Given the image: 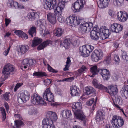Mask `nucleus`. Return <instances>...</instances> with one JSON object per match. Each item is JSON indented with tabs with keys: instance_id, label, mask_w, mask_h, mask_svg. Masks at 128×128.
Returning <instances> with one entry per match:
<instances>
[{
	"instance_id": "nucleus-19",
	"label": "nucleus",
	"mask_w": 128,
	"mask_h": 128,
	"mask_svg": "<svg viewBox=\"0 0 128 128\" xmlns=\"http://www.w3.org/2000/svg\"><path fill=\"white\" fill-rule=\"evenodd\" d=\"M118 89L116 85H112L108 86V88L106 90V92L108 93L111 96H114L118 93Z\"/></svg>"
},
{
	"instance_id": "nucleus-29",
	"label": "nucleus",
	"mask_w": 128,
	"mask_h": 128,
	"mask_svg": "<svg viewBox=\"0 0 128 128\" xmlns=\"http://www.w3.org/2000/svg\"><path fill=\"white\" fill-rule=\"evenodd\" d=\"M52 44V42L50 40H47L40 44L37 47V49L40 50L46 47L47 45H50Z\"/></svg>"
},
{
	"instance_id": "nucleus-15",
	"label": "nucleus",
	"mask_w": 128,
	"mask_h": 128,
	"mask_svg": "<svg viewBox=\"0 0 128 128\" xmlns=\"http://www.w3.org/2000/svg\"><path fill=\"white\" fill-rule=\"evenodd\" d=\"M117 18L119 20L122 22H124L128 19V14L126 12L120 11L117 14Z\"/></svg>"
},
{
	"instance_id": "nucleus-18",
	"label": "nucleus",
	"mask_w": 128,
	"mask_h": 128,
	"mask_svg": "<svg viewBox=\"0 0 128 128\" xmlns=\"http://www.w3.org/2000/svg\"><path fill=\"white\" fill-rule=\"evenodd\" d=\"M46 118L44 119L47 118L49 120V121H56L58 119V117L56 113L51 111L48 112L46 114Z\"/></svg>"
},
{
	"instance_id": "nucleus-41",
	"label": "nucleus",
	"mask_w": 128,
	"mask_h": 128,
	"mask_svg": "<svg viewBox=\"0 0 128 128\" xmlns=\"http://www.w3.org/2000/svg\"><path fill=\"white\" fill-rule=\"evenodd\" d=\"M100 5L105 7L107 6L109 4L110 0H98Z\"/></svg>"
},
{
	"instance_id": "nucleus-12",
	"label": "nucleus",
	"mask_w": 128,
	"mask_h": 128,
	"mask_svg": "<svg viewBox=\"0 0 128 128\" xmlns=\"http://www.w3.org/2000/svg\"><path fill=\"white\" fill-rule=\"evenodd\" d=\"M84 0H78L74 4L73 8L75 12H79L84 6L85 4Z\"/></svg>"
},
{
	"instance_id": "nucleus-52",
	"label": "nucleus",
	"mask_w": 128,
	"mask_h": 128,
	"mask_svg": "<svg viewBox=\"0 0 128 128\" xmlns=\"http://www.w3.org/2000/svg\"><path fill=\"white\" fill-rule=\"evenodd\" d=\"M120 121H118V126L119 127H121L124 124V122L123 118L120 116V118H119Z\"/></svg>"
},
{
	"instance_id": "nucleus-23",
	"label": "nucleus",
	"mask_w": 128,
	"mask_h": 128,
	"mask_svg": "<svg viewBox=\"0 0 128 128\" xmlns=\"http://www.w3.org/2000/svg\"><path fill=\"white\" fill-rule=\"evenodd\" d=\"M62 115L63 118L68 120H71L72 118L71 112L69 110H62Z\"/></svg>"
},
{
	"instance_id": "nucleus-9",
	"label": "nucleus",
	"mask_w": 128,
	"mask_h": 128,
	"mask_svg": "<svg viewBox=\"0 0 128 128\" xmlns=\"http://www.w3.org/2000/svg\"><path fill=\"white\" fill-rule=\"evenodd\" d=\"M43 98L49 102H54V95L50 91L49 88H47L42 94Z\"/></svg>"
},
{
	"instance_id": "nucleus-55",
	"label": "nucleus",
	"mask_w": 128,
	"mask_h": 128,
	"mask_svg": "<svg viewBox=\"0 0 128 128\" xmlns=\"http://www.w3.org/2000/svg\"><path fill=\"white\" fill-rule=\"evenodd\" d=\"M57 16L58 21L60 22H64V18L61 16V15H58Z\"/></svg>"
},
{
	"instance_id": "nucleus-13",
	"label": "nucleus",
	"mask_w": 128,
	"mask_h": 128,
	"mask_svg": "<svg viewBox=\"0 0 128 128\" xmlns=\"http://www.w3.org/2000/svg\"><path fill=\"white\" fill-rule=\"evenodd\" d=\"M37 26L39 27V29L40 32V33L43 34L44 36L49 34V32L48 30L45 29V27L44 25L43 21L42 20H40L38 21Z\"/></svg>"
},
{
	"instance_id": "nucleus-39",
	"label": "nucleus",
	"mask_w": 128,
	"mask_h": 128,
	"mask_svg": "<svg viewBox=\"0 0 128 128\" xmlns=\"http://www.w3.org/2000/svg\"><path fill=\"white\" fill-rule=\"evenodd\" d=\"M24 124L23 122L20 120H17L14 121L15 126H13V128H17L20 127Z\"/></svg>"
},
{
	"instance_id": "nucleus-56",
	"label": "nucleus",
	"mask_w": 128,
	"mask_h": 128,
	"mask_svg": "<svg viewBox=\"0 0 128 128\" xmlns=\"http://www.w3.org/2000/svg\"><path fill=\"white\" fill-rule=\"evenodd\" d=\"M44 84L46 86H48L51 82V80L50 79H47L44 81Z\"/></svg>"
},
{
	"instance_id": "nucleus-54",
	"label": "nucleus",
	"mask_w": 128,
	"mask_h": 128,
	"mask_svg": "<svg viewBox=\"0 0 128 128\" xmlns=\"http://www.w3.org/2000/svg\"><path fill=\"white\" fill-rule=\"evenodd\" d=\"M23 32L21 30H16L14 31V33L17 36L20 37Z\"/></svg>"
},
{
	"instance_id": "nucleus-57",
	"label": "nucleus",
	"mask_w": 128,
	"mask_h": 128,
	"mask_svg": "<svg viewBox=\"0 0 128 128\" xmlns=\"http://www.w3.org/2000/svg\"><path fill=\"white\" fill-rule=\"evenodd\" d=\"M92 84L96 88H97L98 87L99 84L98 82L96 80H93Z\"/></svg>"
},
{
	"instance_id": "nucleus-11",
	"label": "nucleus",
	"mask_w": 128,
	"mask_h": 128,
	"mask_svg": "<svg viewBox=\"0 0 128 128\" xmlns=\"http://www.w3.org/2000/svg\"><path fill=\"white\" fill-rule=\"evenodd\" d=\"M7 5L10 8L16 9H22L24 8V6L22 4H18L16 1L12 0L8 1Z\"/></svg>"
},
{
	"instance_id": "nucleus-46",
	"label": "nucleus",
	"mask_w": 128,
	"mask_h": 128,
	"mask_svg": "<svg viewBox=\"0 0 128 128\" xmlns=\"http://www.w3.org/2000/svg\"><path fill=\"white\" fill-rule=\"evenodd\" d=\"M37 111L34 108L32 107L30 108L29 110L28 114L32 115H34L36 114Z\"/></svg>"
},
{
	"instance_id": "nucleus-49",
	"label": "nucleus",
	"mask_w": 128,
	"mask_h": 128,
	"mask_svg": "<svg viewBox=\"0 0 128 128\" xmlns=\"http://www.w3.org/2000/svg\"><path fill=\"white\" fill-rule=\"evenodd\" d=\"M114 60L115 62L116 63H118L120 62L119 56L118 53H116L114 56Z\"/></svg>"
},
{
	"instance_id": "nucleus-5",
	"label": "nucleus",
	"mask_w": 128,
	"mask_h": 128,
	"mask_svg": "<svg viewBox=\"0 0 128 128\" xmlns=\"http://www.w3.org/2000/svg\"><path fill=\"white\" fill-rule=\"evenodd\" d=\"M30 96L27 90H24L20 93L19 98H18V101L20 104L25 102L28 100Z\"/></svg>"
},
{
	"instance_id": "nucleus-27",
	"label": "nucleus",
	"mask_w": 128,
	"mask_h": 128,
	"mask_svg": "<svg viewBox=\"0 0 128 128\" xmlns=\"http://www.w3.org/2000/svg\"><path fill=\"white\" fill-rule=\"evenodd\" d=\"M98 69L96 65L92 66L90 68V74L89 76L91 77L94 76L95 75H97L99 73V69Z\"/></svg>"
},
{
	"instance_id": "nucleus-20",
	"label": "nucleus",
	"mask_w": 128,
	"mask_h": 128,
	"mask_svg": "<svg viewBox=\"0 0 128 128\" xmlns=\"http://www.w3.org/2000/svg\"><path fill=\"white\" fill-rule=\"evenodd\" d=\"M90 36L92 40H96L100 37V34L98 32L96 28H94L93 30L90 32Z\"/></svg>"
},
{
	"instance_id": "nucleus-10",
	"label": "nucleus",
	"mask_w": 128,
	"mask_h": 128,
	"mask_svg": "<svg viewBox=\"0 0 128 128\" xmlns=\"http://www.w3.org/2000/svg\"><path fill=\"white\" fill-rule=\"evenodd\" d=\"M57 0H44V7L48 10L54 9Z\"/></svg>"
},
{
	"instance_id": "nucleus-62",
	"label": "nucleus",
	"mask_w": 128,
	"mask_h": 128,
	"mask_svg": "<svg viewBox=\"0 0 128 128\" xmlns=\"http://www.w3.org/2000/svg\"><path fill=\"white\" fill-rule=\"evenodd\" d=\"M128 36V29H127L124 32L123 38H126Z\"/></svg>"
},
{
	"instance_id": "nucleus-61",
	"label": "nucleus",
	"mask_w": 128,
	"mask_h": 128,
	"mask_svg": "<svg viewBox=\"0 0 128 128\" xmlns=\"http://www.w3.org/2000/svg\"><path fill=\"white\" fill-rule=\"evenodd\" d=\"M20 37L23 39H26L28 38V36L26 34L23 32Z\"/></svg>"
},
{
	"instance_id": "nucleus-44",
	"label": "nucleus",
	"mask_w": 128,
	"mask_h": 128,
	"mask_svg": "<svg viewBox=\"0 0 128 128\" xmlns=\"http://www.w3.org/2000/svg\"><path fill=\"white\" fill-rule=\"evenodd\" d=\"M117 23H114L111 24L110 28V31L112 32H114L117 26Z\"/></svg>"
},
{
	"instance_id": "nucleus-28",
	"label": "nucleus",
	"mask_w": 128,
	"mask_h": 128,
	"mask_svg": "<svg viewBox=\"0 0 128 128\" xmlns=\"http://www.w3.org/2000/svg\"><path fill=\"white\" fill-rule=\"evenodd\" d=\"M105 114L104 110H98L96 113V118L97 120L102 121L104 119Z\"/></svg>"
},
{
	"instance_id": "nucleus-47",
	"label": "nucleus",
	"mask_w": 128,
	"mask_h": 128,
	"mask_svg": "<svg viewBox=\"0 0 128 128\" xmlns=\"http://www.w3.org/2000/svg\"><path fill=\"white\" fill-rule=\"evenodd\" d=\"M123 29V27L122 25L118 24L117 27L115 30V32H114L118 33L121 32Z\"/></svg>"
},
{
	"instance_id": "nucleus-1",
	"label": "nucleus",
	"mask_w": 128,
	"mask_h": 128,
	"mask_svg": "<svg viewBox=\"0 0 128 128\" xmlns=\"http://www.w3.org/2000/svg\"><path fill=\"white\" fill-rule=\"evenodd\" d=\"M66 22L67 24L72 26L80 25L78 28L79 31L82 34H84L86 32L89 31L93 26V23L91 22H86L79 17L78 19L75 15L70 16L66 18Z\"/></svg>"
},
{
	"instance_id": "nucleus-34",
	"label": "nucleus",
	"mask_w": 128,
	"mask_h": 128,
	"mask_svg": "<svg viewBox=\"0 0 128 128\" xmlns=\"http://www.w3.org/2000/svg\"><path fill=\"white\" fill-rule=\"evenodd\" d=\"M86 70V66L83 65L80 69L75 72V74L78 76H80Z\"/></svg>"
},
{
	"instance_id": "nucleus-21",
	"label": "nucleus",
	"mask_w": 128,
	"mask_h": 128,
	"mask_svg": "<svg viewBox=\"0 0 128 128\" xmlns=\"http://www.w3.org/2000/svg\"><path fill=\"white\" fill-rule=\"evenodd\" d=\"M36 61L35 60L32 59H25L23 60L22 64L24 65V68L26 69L27 68V66L34 65Z\"/></svg>"
},
{
	"instance_id": "nucleus-38",
	"label": "nucleus",
	"mask_w": 128,
	"mask_h": 128,
	"mask_svg": "<svg viewBox=\"0 0 128 128\" xmlns=\"http://www.w3.org/2000/svg\"><path fill=\"white\" fill-rule=\"evenodd\" d=\"M36 28L34 26H32L31 27L28 31V33L30 35L31 37H33V36H35L36 35Z\"/></svg>"
},
{
	"instance_id": "nucleus-14",
	"label": "nucleus",
	"mask_w": 128,
	"mask_h": 128,
	"mask_svg": "<svg viewBox=\"0 0 128 128\" xmlns=\"http://www.w3.org/2000/svg\"><path fill=\"white\" fill-rule=\"evenodd\" d=\"M100 38L102 40L108 38L110 34L109 30L105 26L103 27L100 30Z\"/></svg>"
},
{
	"instance_id": "nucleus-32",
	"label": "nucleus",
	"mask_w": 128,
	"mask_h": 128,
	"mask_svg": "<svg viewBox=\"0 0 128 128\" xmlns=\"http://www.w3.org/2000/svg\"><path fill=\"white\" fill-rule=\"evenodd\" d=\"M29 49V47L28 45H22L20 46V48L18 50V51L20 53L22 54L26 53Z\"/></svg>"
},
{
	"instance_id": "nucleus-17",
	"label": "nucleus",
	"mask_w": 128,
	"mask_h": 128,
	"mask_svg": "<svg viewBox=\"0 0 128 128\" xmlns=\"http://www.w3.org/2000/svg\"><path fill=\"white\" fill-rule=\"evenodd\" d=\"M99 73L102 76L104 80H107L110 77V73L109 70L106 69H100Z\"/></svg>"
},
{
	"instance_id": "nucleus-6",
	"label": "nucleus",
	"mask_w": 128,
	"mask_h": 128,
	"mask_svg": "<svg viewBox=\"0 0 128 128\" xmlns=\"http://www.w3.org/2000/svg\"><path fill=\"white\" fill-rule=\"evenodd\" d=\"M103 56L102 51L100 49H96L92 53L91 58L95 62H97L101 60Z\"/></svg>"
},
{
	"instance_id": "nucleus-31",
	"label": "nucleus",
	"mask_w": 128,
	"mask_h": 128,
	"mask_svg": "<svg viewBox=\"0 0 128 128\" xmlns=\"http://www.w3.org/2000/svg\"><path fill=\"white\" fill-rule=\"evenodd\" d=\"M120 116L116 115L114 116L112 120V126L115 128H118V121H120L119 118Z\"/></svg>"
},
{
	"instance_id": "nucleus-43",
	"label": "nucleus",
	"mask_w": 128,
	"mask_h": 128,
	"mask_svg": "<svg viewBox=\"0 0 128 128\" xmlns=\"http://www.w3.org/2000/svg\"><path fill=\"white\" fill-rule=\"evenodd\" d=\"M115 6H121L124 0H112Z\"/></svg>"
},
{
	"instance_id": "nucleus-16",
	"label": "nucleus",
	"mask_w": 128,
	"mask_h": 128,
	"mask_svg": "<svg viewBox=\"0 0 128 128\" xmlns=\"http://www.w3.org/2000/svg\"><path fill=\"white\" fill-rule=\"evenodd\" d=\"M58 44H60V46L63 48L64 47L65 49L68 48L70 45L72 44V40L70 38L65 39L62 42L60 40L56 41Z\"/></svg>"
},
{
	"instance_id": "nucleus-60",
	"label": "nucleus",
	"mask_w": 128,
	"mask_h": 128,
	"mask_svg": "<svg viewBox=\"0 0 128 128\" xmlns=\"http://www.w3.org/2000/svg\"><path fill=\"white\" fill-rule=\"evenodd\" d=\"M10 48V46L7 49H6L5 51L3 52V54L5 56H7L9 52Z\"/></svg>"
},
{
	"instance_id": "nucleus-4",
	"label": "nucleus",
	"mask_w": 128,
	"mask_h": 128,
	"mask_svg": "<svg viewBox=\"0 0 128 128\" xmlns=\"http://www.w3.org/2000/svg\"><path fill=\"white\" fill-rule=\"evenodd\" d=\"M31 102L34 105H41L46 104L45 101L39 95L36 94H33L32 96L31 99Z\"/></svg>"
},
{
	"instance_id": "nucleus-37",
	"label": "nucleus",
	"mask_w": 128,
	"mask_h": 128,
	"mask_svg": "<svg viewBox=\"0 0 128 128\" xmlns=\"http://www.w3.org/2000/svg\"><path fill=\"white\" fill-rule=\"evenodd\" d=\"M42 41V40L41 39L38 38H34L32 41V47H34L38 45Z\"/></svg>"
},
{
	"instance_id": "nucleus-26",
	"label": "nucleus",
	"mask_w": 128,
	"mask_h": 128,
	"mask_svg": "<svg viewBox=\"0 0 128 128\" xmlns=\"http://www.w3.org/2000/svg\"><path fill=\"white\" fill-rule=\"evenodd\" d=\"M39 13L34 12L28 13L27 15V17L30 21H33L39 18Z\"/></svg>"
},
{
	"instance_id": "nucleus-22",
	"label": "nucleus",
	"mask_w": 128,
	"mask_h": 128,
	"mask_svg": "<svg viewBox=\"0 0 128 128\" xmlns=\"http://www.w3.org/2000/svg\"><path fill=\"white\" fill-rule=\"evenodd\" d=\"M47 118L43 120L42 125V128H55L54 125L52 124V121L49 122Z\"/></svg>"
},
{
	"instance_id": "nucleus-2",
	"label": "nucleus",
	"mask_w": 128,
	"mask_h": 128,
	"mask_svg": "<svg viewBox=\"0 0 128 128\" xmlns=\"http://www.w3.org/2000/svg\"><path fill=\"white\" fill-rule=\"evenodd\" d=\"M72 108L74 117L76 119L85 122L86 121V117L81 110L82 105L81 102H76L73 103Z\"/></svg>"
},
{
	"instance_id": "nucleus-7",
	"label": "nucleus",
	"mask_w": 128,
	"mask_h": 128,
	"mask_svg": "<svg viewBox=\"0 0 128 128\" xmlns=\"http://www.w3.org/2000/svg\"><path fill=\"white\" fill-rule=\"evenodd\" d=\"M15 71L14 66L10 64H8L4 67L2 72L4 75H8L10 74H14Z\"/></svg>"
},
{
	"instance_id": "nucleus-51",
	"label": "nucleus",
	"mask_w": 128,
	"mask_h": 128,
	"mask_svg": "<svg viewBox=\"0 0 128 128\" xmlns=\"http://www.w3.org/2000/svg\"><path fill=\"white\" fill-rule=\"evenodd\" d=\"M10 94V93L8 92H6L3 95V98L6 100H9V97Z\"/></svg>"
},
{
	"instance_id": "nucleus-63",
	"label": "nucleus",
	"mask_w": 128,
	"mask_h": 128,
	"mask_svg": "<svg viewBox=\"0 0 128 128\" xmlns=\"http://www.w3.org/2000/svg\"><path fill=\"white\" fill-rule=\"evenodd\" d=\"M65 66V67L64 68V71L69 70V67L70 66V65L66 64Z\"/></svg>"
},
{
	"instance_id": "nucleus-42",
	"label": "nucleus",
	"mask_w": 128,
	"mask_h": 128,
	"mask_svg": "<svg viewBox=\"0 0 128 128\" xmlns=\"http://www.w3.org/2000/svg\"><path fill=\"white\" fill-rule=\"evenodd\" d=\"M120 100V98L118 97H116L115 99L113 100L114 105L116 107H117L119 106V105L121 104Z\"/></svg>"
},
{
	"instance_id": "nucleus-40",
	"label": "nucleus",
	"mask_w": 128,
	"mask_h": 128,
	"mask_svg": "<svg viewBox=\"0 0 128 128\" xmlns=\"http://www.w3.org/2000/svg\"><path fill=\"white\" fill-rule=\"evenodd\" d=\"M0 110L1 111V113L2 114V121H3L6 118V112L4 108L0 107Z\"/></svg>"
},
{
	"instance_id": "nucleus-25",
	"label": "nucleus",
	"mask_w": 128,
	"mask_h": 128,
	"mask_svg": "<svg viewBox=\"0 0 128 128\" xmlns=\"http://www.w3.org/2000/svg\"><path fill=\"white\" fill-rule=\"evenodd\" d=\"M47 19L48 21L51 24H54L56 22V18L54 13L49 12L47 15Z\"/></svg>"
},
{
	"instance_id": "nucleus-33",
	"label": "nucleus",
	"mask_w": 128,
	"mask_h": 128,
	"mask_svg": "<svg viewBox=\"0 0 128 128\" xmlns=\"http://www.w3.org/2000/svg\"><path fill=\"white\" fill-rule=\"evenodd\" d=\"M122 94V95L123 97H125V99L128 98V86L125 85L124 86L122 87L121 90Z\"/></svg>"
},
{
	"instance_id": "nucleus-36",
	"label": "nucleus",
	"mask_w": 128,
	"mask_h": 128,
	"mask_svg": "<svg viewBox=\"0 0 128 128\" xmlns=\"http://www.w3.org/2000/svg\"><path fill=\"white\" fill-rule=\"evenodd\" d=\"M64 32V30L62 28H58L54 30V35L57 37H60L63 34Z\"/></svg>"
},
{
	"instance_id": "nucleus-8",
	"label": "nucleus",
	"mask_w": 128,
	"mask_h": 128,
	"mask_svg": "<svg viewBox=\"0 0 128 128\" xmlns=\"http://www.w3.org/2000/svg\"><path fill=\"white\" fill-rule=\"evenodd\" d=\"M65 4V0H60L57 7L54 9V13L56 16L62 14V12L64 8Z\"/></svg>"
},
{
	"instance_id": "nucleus-59",
	"label": "nucleus",
	"mask_w": 128,
	"mask_h": 128,
	"mask_svg": "<svg viewBox=\"0 0 128 128\" xmlns=\"http://www.w3.org/2000/svg\"><path fill=\"white\" fill-rule=\"evenodd\" d=\"M94 100V98H91V100L87 102V104L89 106H91L93 103Z\"/></svg>"
},
{
	"instance_id": "nucleus-45",
	"label": "nucleus",
	"mask_w": 128,
	"mask_h": 128,
	"mask_svg": "<svg viewBox=\"0 0 128 128\" xmlns=\"http://www.w3.org/2000/svg\"><path fill=\"white\" fill-rule=\"evenodd\" d=\"M122 58L124 60L128 61V56L126 55V53L125 51L121 50Z\"/></svg>"
},
{
	"instance_id": "nucleus-24",
	"label": "nucleus",
	"mask_w": 128,
	"mask_h": 128,
	"mask_svg": "<svg viewBox=\"0 0 128 128\" xmlns=\"http://www.w3.org/2000/svg\"><path fill=\"white\" fill-rule=\"evenodd\" d=\"M70 94L72 96H79L80 94L79 88L76 86H73L70 87Z\"/></svg>"
},
{
	"instance_id": "nucleus-30",
	"label": "nucleus",
	"mask_w": 128,
	"mask_h": 128,
	"mask_svg": "<svg viewBox=\"0 0 128 128\" xmlns=\"http://www.w3.org/2000/svg\"><path fill=\"white\" fill-rule=\"evenodd\" d=\"M85 92L86 94L88 95L94 94L96 96V94L95 89L90 86H88L85 88Z\"/></svg>"
},
{
	"instance_id": "nucleus-53",
	"label": "nucleus",
	"mask_w": 128,
	"mask_h": 128,
	"mask_svg": "<svg viewBox=\"0 0 128 128\" xmlns=\"http://www.w3.org/2000/svg\"><path fill=\"white\" fill-rule=\"evenodd\" d=\"M23 84L22 83H17L15 86L14 89V92H16L17 91L18 89Z\"/></svg>"
},
{
	"instance_id": "nucleus-3",
	"label": "nucleus",
	"mask_w": 128,
	"mask_h": 128,
	"mask_svg": "<svg viewBox=\"0 0 128 128\" xmlns=\"http://www.w3.org/2000/svg\"><path fill=\"white\" fill-rule=\"evenodd\" d=\"M94 48V46L90 45H84L79 48V53L81 56L86 57L90 55V53L92 52Z\"/></svg>"
},
{
	"instance_id": "nucleus-50",
	"label": "nucleus",
	"mask_w": 128,
	"mask_h": 128,
	"mask_svg": "<svg viewBox=\"0 0 128 128\" xmlns=\"http://www.w3.org/2000/svg\"><path fill=\"white\" fill-rule=\"evenodd\" d=\"M48 68L49 71L53 73H56L58 72V70L53 69L48 64H47Z\"/></svg>"
},
{
	"instance_id": "nucleus-58",
	"label": "nucleus",
	"mask_w": 128,
	"mask_h": 128,
	"mask_svg": "<svg viewBox=\"0 0 128 128\" xmlns=\"http://www.w3.org/2000/svg\"><path fill=\"white\" fill-rule=\"evenodd\" d=\"M97 88L103 90H104V89H105L106 91V90H107L108 89V88L107 87H106L103 85L100 84H99L98 87Z\"/></svg>"
},
{
	"instance_id": "nucleus-64",
	"label": "nucleus",
	"mask_w": 128,
	"mask_h": 128,
	"mask_svg": "<svg viewBox=\"0 0 128 128\" xmlns=\"http://www.w3.org/2000/svg\"><path fill=\"white\" fill-rule=\"evenodd\" d=\"M5 21L6 26H7L10 23V20L9 19H6L5 20Z\"/></svg>"
},
{
	"instance_id": "nucleus-48",
	"label": "nucleus",
	"mask_w": 128,
	"mask_h": 128,
	"mask_svg": "<svg viewBox=\"0 0 128 128\" xmlns=\"http://www.w3.org/2000/svg\"><path fill=\"white\" fill-rule=\"evenodd\" d=\"M110 56L107 57L106 59L104 60L103 62L106 66H107L110 64Z\"/></svg>"
},
{
	"instance_id": "nucleus-35",
	"label": "nucleus",
	"mask_w": 128,
	"mask_h": 128,
	"mask_svg": "<svg viewBox=\"0 0 128 128\" xmlns=\"http://www.w3.org/2000/svg\"><path fill=\"white\" fill-rule=\"evenodd\" d=\"M33 76H36L39 78L47 76V74L45 72L42 71L34 72L33 73Z\"/></svg>"
}]
</instances>
